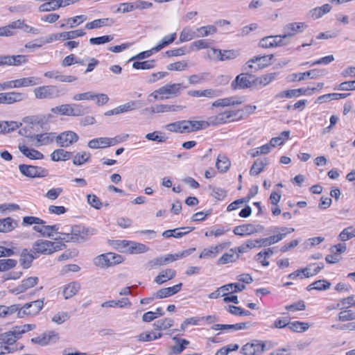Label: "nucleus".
Returning a JSON list of instances; mask_svg holds the SVG:
<instances>
[{"mask_svg": "<svg viewBox=\"0 0 355 355\" xmlns=\"http://www.w3.org/2000/svg\"><path fill=\"white\" fill-rule=\"evenodd\" d=\"M114 23V20L110 18H103L95 19L91 22L87 23L85 25V28L87 29H94L101 28L105 26H111Z\"/></svg>", "mask_w": 355, "mask_h": 355, "instance_id": "nucleus-36", "label": "nucleus"}, {"mask_svg": "<svg viewBox=\"0 0 355 355\" xmlns=\"http://www.w3.org/2000/svg\"><path fill=\"white\" fill-rule=\"evenodd\" d=\"M176 275V272L173 269L168 268L164 270H162L157 276L155 277L154 282L160 285L168 280L172 279L175 277Z\"/></svg>", "mask_w": 355, "mask_h": 355, "instance_id": "nucleus-22", "label": "nucleus"}, {"mask_svg": "<svg viewBox=\"0 0 355 355\" xmlns=\"http://www.w3.org/2000/svg\"><path fill=\"white\" fill-rule=\"evenodd\" d=\"M46 222L35 216H24L22 220V225H44Z\"/></svg>", "mask_w": 355, "mask_h": 355, "instance_id": "nucleus-60", "label": "nucleus"}, {"mask_svg": "<svg viewBox=\"0 0 355 355\" xmlns=\"http://www.w3.org/2000/svg\"><path fill=\"white\" fill-rule=\"evenodd\" d=\"M285 238V234H277L264 239H257L258 248L270 246L275 244Z\"/></svg>", "mask_w": 355, "mask_h": 355, "instance_id": "nucleus-21", "label": "nucleus"}, {"mask_svg": "<svg viewBox=\"0 0 355 355\" xmlns=\"http://www.w3.org/2000/svg\"><path fill=\"white\" fill-rule=\"evenodd\" d=\"M198 37H204L216 33L217 28L214 25L204 26L196 28Z\"/></svg>", "mask_w": 355, "mask_h": 355, "instance_id": "nucleus-43", "label": "nucleus"}, {"mask_svg": "<svg viewBox=\"0 0 355 355\" xmlns=\"http://www.w3.org/2000/svg\"><path fill=\"white\" fill-rule=\"evenodd\" d=\"M58 338V334L53 331H50L47 333H44L37 337L31 338V342L41 346H45L47 345L51 340H57Z\"/></svg>", "mask_w": 355, "mask_h": 355, "instance_id": "nucleus-15", "label": "nucleus"}, {"mask_svg": "<svg viewBox=\"0 0 355 355\" xmlns=\"http://www.w3.org/2000/svg\"><path fill=\"white\" fill-rule=\"evenodd\" d=\"M121 257L113 253L103 254L94 259V264L104 268L119 263Z\"/></svg>", "mask_w": 355, "mask_h": 355, "instance_id": "nucleus-10", "label": "nucleus"}, {"mask_svg": "<svg viewBox=\"0 0 355 355\" xmlns=\"http://www.w3.org/2000/svg\"><path fill=\"white\" fill-rule=\"evenodd\" d=\"M20 173L28 178H44L48 175V170L36 166L21 164L19 165Z\"/></svg>", "mask_w": 355, "mask_h": 355, "instance_id": "nucleus-4", "label": "nucleus"}, {"mask_svg": "<svg viewBox=\"0 0 355 355\" xmlns=\"http://www.w3.org/2000/svg\"><path fill=\"white\" fill-rule=\"evenodd\" d=\"M34 94L36 98H53L59 96L58 87L55 85H44L35 88Z\"/></svg>", "mask_w": 355, "mask_h": 355, "instance_id": "nucleus-6", "label": "nucleus"}, {"mask_svg": "<svg viewBox=\"0 0 355 355\" xmlns=\"http://www.w3.org/2000/svg\"><path fill=\"white\" fill-rule=\"evenodd\" d=\"M1 104L11 105L27 99V94L18 92H1Z\"/></svg>", "mask_w": 355, "mask_h": 355, "instance_id": "nucleus-8", "label": "nucleus"}, {"mask_svg": "<svg viewBox=\"0 0 355 355\" xmlns=\"http://www.w3.org/2000/svg\"><path fill=\"white\" fill-rule=\"evenodd\" d=\"M186 87H187L183 86L182 83L166 84L160 87V92L162 93V96L159 97V99H168L171 97L178 96L181 90Z\"/></svg>", "mask_w": 355, "mask_h": 355, "instance_id": "nucleus-7", "label": "nucleus"}, {"mask_svg": "<svg viewBox=\"0 0 355 355\" xmlns=\"http://www.w3.org/2000/svg\"><path fill=\"white\" fill-rule=\"evenodd\" d=\"M43 305V300H37L25 304V308L28 310L29 315H33L38 313L42 310Z\"/></svg>", "mask_w": 355, "mask_h": 355, "instance_id": "nucleus-38", "label": "nucleus"}, {"mask_svg": "<svg viewBox=\"0 0 355 355\" xmlns=\"http://www.w3.org/2000/svg\"><path fill=\"white\" fill-rule=\"evenodd\" d=\"M18 148L24 156L31 159H42L44 158V155L42 153L34 148H29L24 144H19Z\"/></svg>", "mask_w": 355, "mask_h": 355, "instance_id": "nucleus-18", "label": "nucleus"}, {"mask_svg": "<svg viewBox=\"0 0 355 355\" xmlns=\"http://www.w3.org/2000/svg\"><path fill=\"white\" fill-rule=\"evenodd\" d=\"M184 108L182 105H163L159 104L150 107L146 110H149L151 114L164 113V112H175L182 110Z\"/></svg>", "mask_w": 355, "mask_h": 355, "instance_id": "nucleus-13", "label": "nucleus"}, {"mask_svg": "<svg viewBox=\"0 0 355 355\" xmlns=\"http://www.w3.org/2000/svg\"><path fill=\"white\" fill-rule=\"evenodd\" d=\"M267 159H257L252 164L250 170V175L255 176L259 175L261 172H262L265 168V166L268 164Z\"/></svg>", "mask_w": 355, "mask_h": 355, "instance_id": "nucleus-37", "label": "nucleus"}, {"mask_svg": "<svg viewBox=\"0 0 355 355\" xmlns=\"http://www.w3.org/2000/svg\"><path fill=\"white\" fill-rule=\"evenodd\" d=\"M61 245L51 241L38 239L33 243L31 251L38 258L40 254L49 255L61 250Z\"/></svg>", "mask_w": 355, "mask_h": 355, "instance_id": "nucleus-2", "label": "nucleus"}, {"mask_svg": "<svg viewBox=\"0 0 355 355\" xmlns=\"http://www.w3.org/2000/svg\"><path fill=\"white\" fill-rule=\"evenodd\" d=\"M80 289V284L78 282H72L67 284L63 290V295L66 300L74 296Z\"/></svg>", "mask_w": 355, "mask_h": 355, "instance_id": "nucleus-30", "label": "nucleus"}, {"mask_svg": "<svg viewBox=\"0 0 355 355\" xmlns=\"http://www.w3.org/2000/svg\"><path fill=\"white\" fill-rule=\"evenodd\" d=\"M155 67V60H149L142 62H135L132 64V67L135 69H150Z\"/></svg>", "mask_w": 355, "mask_h": 355, "instance_id": "nucleus-56", "label": "nucleus"}, {"mask_svg": "<svg viewBox=\"0 0 355 355\" xmlns=\"http://www.w3.org/2000/svg\"><path fill=\"white\" fill-rule=\"evenodd\" d=\"M21 21L17 20L12 21L10 24L1 27L0 28V36H10L15 33V30L17 29V27H21Z\"/></svg>", "mask_w": 355, "mask_h": 355, "instance_id": "nucleus-33", "label": "nucleus"}, {"mask_svg": "<svg viewBox=\"0 0 355 355\" xmlns=\"http://www.w3.org/2000/svg\"><path fill=\"white\" fill-rule=\"evenodd\" d=\"M96 232L94 229L84 225H73L71 228V232H60L59 236L53 239L55 241L61 240L67 243H83L88 240L89 235L95 234Z\"/></svg>", "mask_w": 355, "mask_h": 355, "instance_id": "nucleus-1", "label": "nucleus"}, {"mask_svg": "<svg viewBox=\"0 0 355 355\" xmlns=\"http://www.w3.org/2000/svg\"><path fill=\"white\" fill-rule=\"evenodd\" d=\"M187 123H186L184 120L175 121L174 123L167 124L165 126V129L169 132L184 133L187 132V130L186 126Z\"/></svg>", "mask_w": 355, "mask_h": 355, "instance_id": "nucleus-29", "label": "nucleus"}, {"mask_svg": "<svg viewBox=\"0 0 355 355\" xmlns=\"http://www.w3.org/2000/svg\"><path fill=\"white\" fill-rule=\"evenodd\" d=\"M129 137V135H118L113 138L106 137L107 147L114 146L117 144L125 141Z\"/></svg>", "mask_w": 355, "mask_h": 355, "instance_id": "nucleus-61", "label": "nucleus"}, {"mask_svg": "<svg viewBox=\"0 0 355 355\" xmlns=\"http://www.w3.org/2000/svg\"><path fill=\"white\" fill-rule=\"evenodd\" d=\"M29 141H32L33 145L36 147L46 146L53 142L56 139L55 132H46L42 134H33L26 136Z\"/></svg>", "mask_w": 355, "mask_h": 355, "instance_id": "nucleus-5", "label": "nucleus"}, {"mask_svg": "<svg viewBox=\"0 0 355 355\" xmlns=\"http://www.w3.org/2000/svg\"><path fill=\"white\" fill-rule=\"evenodd\" d=\"M125 245L128 248V250L132 254L143 253L148 250V248L142 243L134 241H123Z\"/></svg>", "mask_w": 355, "mask_h": 355, "instance_id": "nucleus-27", "label": "nucleus"}, {"mask_svg": "<svg viewBox=\"0 0 355 355\" xmlns=\"http://www.w3.org/2000/svg\"><path fill=\"white\" fill-rule=\"evenodd\" d=\"M254 225L252 224H245L234 227L233 232L238 236H247L254 234Z\"/></svg>", "mask_w": 355, "mask_h": 355, "instance_id": "nucleus-28", "label": "nucleus"}, {"mask_svg": "<svg viewBox=\"0 0 355 355\" xmlns=\"http://www.w3.org/2000/svg\"><path fill=\"white\" fill-rule=\"evenodd\" d=\"M279 73L277 72L266 73L263 76H259L260 81L263 87L268 85L269 83L275 80L278 76Z\"/></svg>", "mask_w": 355, "mask_h": 355, "instance_id": "nucleus-63", "label": "nucleus"}, {"mask_svg": "<svg viewBox=\"0 0 355 355\" xmlns=\"http://www.w3.org/2000/svg\"><path fill=\"white\" fill-rule=\"evenodd\" d=\"M310 327V324L308 322H304L300 321L290 322L289 329L294 332H304Z\"/></svg>", "mask_w": 355, "mask_h": 355, "instance_id": "nucleus-45", "label": "nucleus"}, {"mask_svg": "<svg viewBox=\"0 0 355 355\" xmlns=\"http://www.w3.org/2000/svg\"><path fill=\"white\" fill-rule=\"evenodd\" d=\"M198 37V33L196 28H193L189 26L183 28L180 33L179 40L180 42H185L192 40Z\"/></svg>", "mask_w": 355, "mask_h": 355, "instance_id": "nucleus-23", "label": "nucleus"}, {"mask_svg": "<svg viewBox=\"0 0 355 355\" xmlns=\"http://www.w3.org/2000/svg\"><path fill=\"white\" fill-rule=\"evenodd\" d=\"M239 257V254H235L233 249H231L228 252L223 254L216 261L217 265H224L229 263L235 262Z\"/></svg>", "mask_w": 355, "mask_h": 355, "instance_id": "nucleus-35", "label": "nucleus"}, {"mask_svg": "<svg viewBox=\"0 0 355 355\" xmlns=\"http://www.w3.org/2000/svg\"><path fill=\"white\" fill-rule=\"evenodd\" d=\"M252 78H254V76L249 74L248 72L240 73L232 82L231 87L234 90L250 88Z\"/></svg>", "mask_w": 355, "mask_h": 355, "instance_id": "nucleus-9", "label": "nucleus"}, {"mask_svg": "<svg viewBox=\"0 0 355 355\" xmlns=\"http://www.w3.org/2000/svg\"><path fill=\"white\" fill-rule=\"evenodd\" d=\"M37 258V256L32 251L24 248L21 252L19 261L24 269H28L31 267L33 261Z\"/></svg>", "mask_w": 355, "mask_h": 355, "instance_id": "nucleus-14", "label": "nucleus"}, {"mask_svg": "<svg viewBox=\"0 0 355 355\" xmlns=\"http://www.w3.org/2000/svg\"><path fill=\"white\" fill-rule=\"evenodd\" d=\"M71 104H63L51 108V111L55 114L71 116Z\"/></svg>", "mask_w": 355, "mask_h": 355, "instance_id": "nucleus-52", "label": "nucleus"}, {"mask_svg": "<svg viewBox=\"0 0 355 355\" xmlns=\"http://www.w3.org/2000/svg\"><path fill=\"white\" fill-rule=\"evenodd\" d=\"M87 19V17L85 15H78L73 17H69L67 19H64V23L60 25V28L67 27L69 28H73L76 26L82 24Z\"/></svg>", "mask_w": 355, "mask_h": 355, "instance_id": "nucleus-32", "label": "nucleus"}, {"mask_svg": "<svg viewBox=\"0 0 355 355\" xmlns=\"http://www.w3.org/2000/svg\"><path fill=\"white\" fill-rule=\"evenodd\" d=\"M173 325V320L168 318H165L158 320L154 322L153 326L156 330H166Z\"/></svg>", "mask_w": 355, "mask_h": 355, "instance_id": "nucleus-44", "label": "nucleus"}, {"mask_svg": "<svg viewBox=\"0 0 355 355\" xmlns=\"http://www.w3.org/2000/svg\"><path fill=\"white\" fill-rule=\"evenodd\" d=\"M162 266H164L162 257L151 259L145 264L146 268L148 270L160 267Z\"/></svg>", "mask_w": 355, "mask_h": 355, "instance_id": "nucleus-64", "label": "nucleus"}, {"mask_svg": "<svg viewBox=\"0 0 355 355\" xmlns=\"http://www.w3.org/2000/svg\"><path fill=\"white\" fill-rule=\"evenodd\" d=\"M239 110H226L218 115L209 116V124L211 126H216L244 119L243 115H239Z\"/></svg>", "mask_w": 355, "mask_h": 355, "instance_id": "nucleus-3", "label": "nucleus"}, {"mask_svg": "<svg viewBox=\"0 0 355 355\" xmlns=\"http://www.w3.org/2000/svg\"><path fill=\"white\" fill-rule=\"evenodd\" d=\"M331 9V6L329 4L326 3L320 7L311 9L309 11V15L313 19H318L322 17L324 15L329 12Z\"/></svg>", "mask_w": 355, "mask_h": 355, "instance_id": "nucleus-34", "label": "nucleus"}, {"mask_svg": "<svg viewBox=\"0 0 355 355\" xmlns=\"http://www.w3.org/2000/svg\"><path fill=\"white\" fill-rule=\"evenodd\" d=\"M39 281L37 277H30L21 281V284L15 288L11 292L19 294L26 292L28 289L37 284Z\"/></svg>", "mask_w": 355, "mask_h": 355, "instance_id": "nucleus-12", "label": "nucleus"}, {"mask_svg": "<svg viewBox=\"0 0 355 355\" xmlns=\"http://www.w3.org/2000/svg\"><path fill=\"white\" fill-rule=\"evenodd\" d=\"M277 35H270L263 37L259 42V46L263 49L281 46L279 41L277 40Z\"/></svg>", "mask_w": 355, "mask_h": 355, "instance_id": "nucleus-25", "label": "nucleus"}, {"mask_svg": "<svg viewBox=\"0 0 355 355\" xmlns=\"http://www.w3.org/2000/svg\"><path fill=\"white\" fill-rule=\"evenodd\" d=\"M230 165L231 162L226 156L220 155L218 156L216 166L220 172H227L229 170Z\"/></svg>", "mask_w": 355, "mask_h": 355, "instance_id": "nucleus-41", "label": "nucleus"}, {"mask_svg": "<svg viewBox=\"0 0 355 355\" xmlns=\"http://www.w3.org/2000/svg\"><path fill=\"white\" fill-rule=\"evenodd\" d=\"M187 126V132H195L200 130L206 129L209 126H211L209 124V117L207 121H190V120H184Z\"/></svg>", "mask_w": 355, "mask_h": 355, "instance_id": "nucleus-17", "label": "nucleus"}, {"mask_svg": "<svg viewBox=\"0 0 355 355\" xmlns=\"http://www.w3.org/2000/svg\"><path fill=\"white\" fill-rule=\"evenodd\" d=\"M135 3H121L119 8L114 12L115 13H126L132 12L136 9Z\"/></svg>", "mask_w": 355, "mask_h": 355, "instance_id": "nucleus-59", "label": "nucleus"}, {"mask_svg": "<svg viewBox=\"0 0 355 355\" xmlns=\"http://www.w3.org/2000/svg\"><path fill=\"white\" fill-rule=\"evenodd\" d=\"M143 103L140 101H132L118 107L119 114L141 108Z\"/></svg>", "mask_w": 355, "mask_h": 355, "instance_id": "nucleus-39", "label": "nucleus"}, {"mask_svg": "<svg viewBox=\"0 0 355 355\" xmlns=\"http://www.w3.org/2000/svg\"><path fill=\"white\" fill-rule=\"evenodd\" d=\"M40 83V79L36 77L22 78L15 80V89L34 86L38 85Z\"/></svg>", "mask_w": 355, "mask_h": 355, "instance_id": "nucleus-26", "label": "nucleus"}, {"mask_svg": "<svg viewBox=\"0 0 355 355\" xmlns=\"http://www.w3.org/2000/svg\"><path fill=\"white\" fill-rule=\"evenodd\" d=\"M90 153L86 152L78 153L73 159V164L76 166H80L85 162H87L90 159Z\"/></svg>", "mask_w": 355, "mask_h": 355, "instance_id": "nucleus-53", "label": "nucleus"}, {"mask_svg": "<svg viewBox=\"0 0 355 355\" xmlns=\"http://www.w3.org/2000/svg\"><path fill=\"white\" fill-rule=\"evenodd\" d=\"M241 101H235L232 97L231 98H225L222 99H218L216 101H214L212 103L213 107H225V106H230V105H234L236 104H241Z\"/></svg>", "mask_w": 355, "mask_h": 355, "instance_id": "nucleus-57", "label": "nucleus"}, {"mask_svg": "<svg viewBox=\"0 0 355 355\" xmlns=\"http://www.w3.org/2000/svg\"><path fill=\"white\" fill-rule=\"evenodd\" d=\"M78 135L73 131H65L56 136L55 141L60 147H69L78 141Z\"/></svg>", "mask_w": 355, "mask_h": 355, "instance_id": "nucleus-11", "label": "nucleus"}, {"mask_svg": "<svg viewBox=\"0 0 355 355\" xmlns=\"http://www.w3.org/2000/svg\"><path fill=\"white\" fill-rule=\"evenodd\" d=\"M306 27V24L304 22H292L284 27V31L287 34H291L292 37L295 34L302 33Z\"/></svg>", "mask_w": 355, "mask_h": 355, "instance_id": "nucleus-19", "label": "nucleus"}, {"mask_svg": "<svg viewBox=\"0 0 355 355\" xmlns=\"http://www.w3.org/2000/svg\"><path fill=\"white\" fill-rule=\"evenodd\" d=\"M17 261L12 259H0V272L8 271L16 267Z\"/></svg>", "mask_w": 355, "mask_h": 355, "instance_id": "nucleus-47", "label": "nucleus"}, {"mask_svg": "<svg viewBox=\"0 0 355 355\" xmlns=\"http://www.w3.org/2000/svg\"><path fill=\"white\" fill-rule=\"evenodd\" d=\"M176 33H171L170 35L164 36L159 44L155 46V50L160 51L164 47L173 43L176 38Z\"/></svg>", "mask_w": 355, "mask_h": 355, "instance_id": "nucleus-55", "label": "nucleus"}, {"mask_svg": "<svg viewBox=\"0 0 355 355\" xmlns=\"http://www.w3.org/2000/svg\"><path fill=\"white\" fill-rule=\"evenodd\" d=\"M219 289H221L223 292L237 293L245 289V286L239 283H231L220 286Z\"/></svg>", "mask_w": 355, "mask_h": 355, "instance_id": "nucleus-42", "label": "nucleus"}, {"mask_svg": "<svg viewBox=\"0 0 355 355\" xmlns=\"http://www.w3.org/2000/svg\"><path fill=\"white\" fill-rule=\"evenodd\" d=\"M161 134L162 133L159 131H154L153 132L146 134L145 138L149 141H157L159 143L165 142L166 137L161 136Z\"/></svg>", "mask_w": 355, "mask_h": 355, "instance_id": "nucleus-62", "label": "nucleus"}, {"mask_svg": "<svg viewBox=\"0 0 355 355\" xmlns=\"http://www.w3.org/2000/svg\"><path fill=\"white\" fill-rule=\"evenodd\" d=\"M1 129H2L1 134H6L17 130L21 125V123H17L14 121H0Z\"/></svg>", "mask_w": 355, "mask_h": 355, "instance_id": "nucleus-40", "label": "nucleus"}, {"mask_svg": "<svg viewBox=\"0 0 355 355\" xmlns=\"http://www.w3.org/2000/svg\"><path fill=\"white\" fill-rule=\"evenodd\" d=\"M71 116H80L89 112L88 107L82 104H71Z\"/></svg>", "mask_w": 355, "mask_h": 355, "instance_id": "nucleus-51", "label": "nucleus"}, {"mask_svg": "<svg viewBox=\"0 0 355 355\" xmlns=\"http://www.w3.org/2000/svg\"><path fill=\"white\" fill-rule=\"evenodd\" d=\"M355 237V229L353 227H348L344 229L339 234V239L345 241Z\"/></svg>", "mask_w": 355, "mask_h": 355, "instance_id": "nucleus-58", "label": "nucleus"}, {"mask_svg": "<svg viewBox=\"0 0 355 355\" xmlns=\"http://www.w3.org/2000/svg\"><path fill=\"white\" fill-rule=\"evenodd\" d=\"M87 146L92 149L107 148L106 137L93 139L87 143Z\"/></svg>", "mask_w": 355, "mask_h": 355, "instance_id": "nucleus-48", "label": "nucleus"}, {"mask_svg": "<svg viewBox=\"0 0 355 355\" xmlns=\"http://www.w3.org/2000/svg\"><path fill=\"white\" fill-rule=\"evenodd\" d=\"M324 73H325L324 70H320V69H315L307 71L304 73H293L292 76H294L293 80L297 79L298 81H301L307 78L313 79L317 77L324 76Z\"/></svg>", "mask_w": 355, "mask_h": 355, "instance_id": "nucleus-20", "label": "nucleus"}, {"mask_svg": "<svg viewBox=\"0 0 355 355\" xmlns=\"http://www.w3.org/2000/svg\"><path fill=\"white\" fill-rule=\"evenodd\" d=\"M73 153L67 151L64 149L55 150L51 154V158L54 162L67 161L72 157Z\"/></svg>", "mask_w": 355, "mask_h": 355, "instance_id": "nucleus-31", "label": "nucleus"}, {"mask_svg": "<svg viewBox=\"0 0 355 355\" xmlns=\"http://www.w3.org/2000/svg\"><path fill=\"white\" fill-rule=\"evenodd\" d=\"M17 222L10 217L0 219V232L8 233L15 230Z\"/></svg>", "mask_w": 355, "mask_h": 355, "instance_id": "nucleus-24", "label": "nucleus"}, {"mask_svg": "<svg viewBox=\"0 0 355 355\" xmlns=\"http://www.w3.org/2000/svg\"><path fill=\"white\" fill-rule=\"evenodd\" d=\"M46 2L42 3L39 7L40 12H49L51 10H55L61 7V4H58L55 1L47 0Z\"/></svg>", "mask_w": 355, "mask_h": 355, "instance_id": "nucleus-50", "label": "nucleus"}, {"mask_svg": "<svg viewBox=\"0 0 355 355\" xmlns=\"http://www.w3.org/2000/svg\"><path fill=\"white\" fill-rule=\"evenodd\" d=\"M182 286V284L179 283L171 287L159 289L156 293H154V295L156 297V299H163L172 296L178 293L180 291Z\"/></svg>", "mask_w": 355, "mask_h": 355, "instance_id": "nucleus-16", "label": "nucleus"}, {"mask_svg": "<svg viewBox=\"0 0 355 355\" xmlns=\"http://www.w3.org/2000/svg\"><path fill=\"white\" fill-rule=\"evenodd\" d=\"M273 58V55L271 54L270 55H263V56H255L253 58L248 60L246 63V67H245V70L248 71V72H252V69L254 68L253 63H257L258 61L261 60H272Z\"/></svg>", "mask_w": 355, "mask_h": 355, "instance_id": "nucleus-54", "label": "nucleus"}, {"mask_svg": "<svg viewBox=\"0 0 355 355\" xmlns=\"http://www.w3.org/2000/svg\"><path fill=\"white\" fill-rule=\"evenodd\" d=\"M209 47V40L205 39H201L191 43L188 50L190 51V52H191L193 51H199L201 49H208Z\"/></svg>", "mask_w": 355, "mask_h": 355, "instance_id": "nucleus-46", "label": "nucleus"}, {"mask_svg": "<svg viewBox=\"0 0 355 355\" xmlns=\"http://www.w3.org/2000/svg\"><path fill=\"white\" fill-rule=\"evenodd\" d=\"M85 34H86V33L84 31H83L81 29H78V30H75V31L60 33L59 36H60V37H62V40H67L74 39L78 37H82V36L85 35Z\"/></svg>", "mask_w": 355, "mask_h": 355, "instance_id": "nucleus-49", "label": "nucleus"}]
</instances>
